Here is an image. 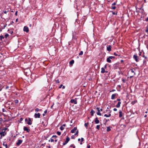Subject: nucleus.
Instances as JSON below:
<instances>
[{"label":"nucleus","instance_id":"41","mask_svg":"<svg viewBox=\"0 0 148 148\" xmlns=\"http://www.w3.org/2000/svg\"><path fill=\"white\" fill-rule=\"evenodd\" d=\"M113 110L115 111H116L117 110V109H116V108H114L113 109Z\"/></svg>","mask_w":148,"mask_h":148},{"label":"nucleus","instance_id":"38","mask_svg":"<svg viewBox=\"0 0 148 148\" xmlns=\"http://www.w3.org/2000/svg\"><path fill=\"white\" fill-rule=\"evenodd\" d=\"M84 140V139L83 138H81V142L83 141Z\"/></svg>","mask_w":148,"mask_h":148},{"label":"nucleus","instance_id":"29","mask_svg":"<svg viewBox=\"0 0 148 148\" xmlns=\"http://www.w3.org/2000/svg\"><path fill=\"white\" fill-rule=\"evenodd\" d=\"M57 134L58 135H60L61 134V132L59 131H58L57 132Z\"/></svg>","mask_w":148,"mask_h":148},{"label":"nucleus","instance_id":"28","mask_svg":"<svg viewBox=\"0 0 148 148\" xmlns=\"http://www.w3.org/2000/svg\"><path fill=\"white\" fill-rule=\"evenodd\" d=\"M83 54V52L82 51H81L80 53H79V56H81Z\"/></svg>","mask_w":148,"mask_h":148},{"label":"nucleus","instance_id":"19","mask_svg":"<svg viewBox=\"0 0 148 148\" xmlns=\"http://www.w3.org/2000/svg\"><path fill=\"white\" fill-rule=\"evenodd\" d=\"M101 69V72L102 73H104L105 72V69L103 68H102Z\"/></svg>","mask_w":148,"mask_h":148},{"label":"nucleus","instance_id":"39","mask_svg":"<svg viewBox=\"0 0 148 148\" xmlns=\"http://www.w3.org/2000/svg\"><path fill=\"white\" fill-rule=\"evenodd\" d=\"M63 86V85L62 84H61L59 87V88H61L62 87V86Z\"/></svg>","mask_w":148,"mask_h":148},{"label":"nucleus","instance_id":"2","mask_svg":"<svg viewBox=\"0 0 148 148\" xmlns=\"http://www.w3.org/2000/svg\"><path fill=\"white\" fill-rule=\"evenodd\" d=\"M70 139L68 136H67L65 141L63 143V145H66L69 141Z\"/></svg>","mask_w":148,"mask_h":148},{"label":"nucleus","instance_id":"64","mask_svg":"<svg viewBox=\"0 0 148 148\" xmlns=\"http://www.w3.org/2000/svg\"><path fill=\"white\" fill-rule=\"evenodd\" d=\"M73 148H75V146H73Z\"/></svg>","mask_w":148,"mask_h":148},{"label":"nucleus","instance_id":"51","mask_svg":"<svg viewBox=\"0 0 148 148\" xmlns=\"http://www.w3.org/2000/svg\"><path fill=\"white\" fill-rule=\"evenodd\" d=\"M90 148V145H88L87 146V148Z\"/></svg>","mask_w":148,"mask_h":148},{"label":"nucleus","instance_id":"8","mask_svg":"<svg viewBox=\"0 0 148 148\" xmlns=\"http://www.w3.org/2000/svg\"><path fill=\"white\" fill-rule=\"evenodd\" d=\"M57 137V136H54V135L53 136H52V138L50 139V140H49V141L50 142L51 141V142H53L54 141V140L53 139V138H56Z\"/></svg>","mask_w":148,"mask_h":148},{"label":"nucleus","instance_id":"55","mask_svg":"<svg viewBox=\"0 0 148 148\" xmlns=\"http://www.w3.org/2000/svg\"><path fill=\"white\" fill-rule=\"evenodd\" d=\"M73 145H71L70 146V147H73Z\"/></svg>","mask_w":148,"mask_h":148},{"label":"nucleus","instance_id":"32","mask_svg":"<svg viewBox=\"0 0 148 148\" xmlns=\"http://www.w3.org/2000/svg\"><path fill=\"white\" fill-rule=\"evenodd\" d=\"M15 103H17L18 102V100H16L14 101Z\"/></svg>","mask_w":148,"mask_h":148},{"label":"nucleus","instance_id":"40","mask_svg":"<svg viewBox=\"0 0 148 148\" xmlns=\"http://www.w3.org/2000/svg\"><path fill=\"white\" fill-rule=\"evenodd\" d=\"M112 9H115L116 8V7L115 6H114V7H112Z\"/></svg>","mask_w":148,"mask_h":148},{"label":"nucleus","instance_id":"21","mask_svg":"<svg viewBox=\"0 0 148 148\" xmlns=\"http://www.w3.org/2000/svg\"><path fill=\"white\" fill-rule=\"evenodd\" d=\"M111 115V114H109L107 115L106 114H105L104 115V116L106 117H110Z\"/></svg>","mask_w":148,"mask_h":148},{"label":"nucleus","instance_id":"16","mask_svg":"<svg viewBox=\"0 0 148 148\" xmlns=\"http://www.w3.org/2000/svg\"><path fill=\"white\" fill-rule=\"evenodd\" d=\"M121 102L120 101H119L118 103L116 105V107L117 108H119L120 107V104H121Z\"/></svg>","mask_w":148,"mask_h":148},{"label":"nucleus","instance_id":"35","mask_svg":"<svg viewBox=\"0 0 148 148\" xmlns=\"http://www.w3.org/2000/svg\"><path fill=\"white\" fill-rule=\"evenodd\" d=\"M9 36V35L8 34H6L5 35V38H7L8 36Z\"/></svg>","mask_w":148,"mask_h":148},{"label":"nucleus","instance_id":"52","mask_svg":"<svg viewBox=\"0 0 148 148\" xmlns=\"http://www.w3.org/2000/svg\"><path fill=\"white\" fill-rule=\"evenodd\" d=\"M116 4V3L115 2H114L112 4V5H115Z\"/></svg>","mask_w":148,"mask_h":148},{"label":"nucleus","instance_id":"26","mask_svg":"<svg viewBox=\"0 0 148 148\" xmlns=\"http://www.w3.org/2000/svg\"><path fill=\"white\" fill-rule=\"evenodd\" d=\"M3 145L6 148H7L8 146L6 144H5V143H3Z\"/></svg>","mask_w":148,"mask_h":148},{"label":"nucleus","instance_id":"22","mask_svg":"<svg viewBox=\"0 0 148 148\" xmlns=\"http://www.w3.org/2000/svg\"><path fill=\"white\" fill-rule=\"evenodd\" d=\"M74 60H72L70 62L69 64L71 65H72L74 63Z\"/></svg>","mask_w":148,"mask_h":148},{"label":"nucleus","instance_id":"60","mask_svg":"<svg viewBox=\"0 0 148 148\" xmlns=\"http://www.w3.org/2000/svg\"><path fill=\"white\" fill-rule=\"evenodd\" d=\"M100 111H102V109H101L100 110Z\"/></svg>","mask_w":148,"mask_h":148},{"label":"nucleus","instance_id":"24","mask_svg":"<svg viewBox=\"0 0 148 148\" xmlns=\"http://www.w3.org/2000/svg\"><path fill=\"white\" fill-rule=\"evenodd\" d=\"M41 110V109L39 110L38 108H36L35 109V111L36 112H38L39 111H40Z\"/></svg>","mask_w":148,"mask_h":148},{"label":"nucleus","instance_id":"4","mask_svg":"<svg viewBox=\"0 0 148 148\" xmlns=\"http://www.w3.org/2000/svg\"><path fill=\"white\" fill-rule=\"evenodd\" d=\"M40 114L39 113H35L34 114V116L35 118H40Z\"/></svg>","mask_w":148,"mask_h":148},{"label":"nucleus","instance_id":"59","mask_svg":"<svg viewBox=\"0 0 148 148\" xmlns=\"http://www.w3.org/2000/svg\"><path fill=\"white\" fill-rule=\"evenodd\" d=\"M133 77V76H130V78H132Z\"/></svg>","mask_w":148,"mask_h":148},{"label":"nucleus","instance_id":"31","mask_svg":"<svg viewBox=\"0 0 148 148\" xmlns=\"http://www.w3.org/2000/svg\"><path fill=\"white\" fill-rule=\"evenodd\" d=\"M100 128V126L99 125H97L96 126V128L98 129L99 130Z\"/></svg>","mask_w":148,"mask_h":148},{"label":"nucleus","instance_id":"3","mask_svg":"<svg viewBox=\"0 0 148 148\" xmlns=\"http://www.w3.org/2000/svg\"><path fill=\"white\" fill-rule=\"evenodd\" d=\"M32 119H31L30 118H28V120L27 122V123L29 125H31L32 124Z\"/></svg>","mask_w":148,"mask_h":148},{"label":"nucleus","instance_id":"44","mask_svg":"<svg viewBox=\"0 0 148 148\" xmlns=\"http://www.w3.org/2000/svg\"><path fill=\"white\" fill-rule=\"evenodd\" d=\"M135 103V102L134 101H133L132 102V103L133 104H134Z\"/></svg>","mask_w":148,"mask_h":148},{"label":"nucleus","instance_id":"58","mask_svg":"<svg viewBox=\"0 0 148 148\" xmlns=\"http://www.w3.org/2000/svg\"><path fill=\"white\" fill-rule=\"evenodd\" d=\"M122 81L123 82H125V80H124V79H123L122 80Z\"/></svg>","mask_w":148,"mask_h":148},{"label":"nucleus","instance_id":"45","mask_svg":"<svg viewBox=\"0 0 148 148\" xmlns=\"http://www.w3.org/2000/svg\"><path fill=\"white\" fill-rule=\"evenodd\" d=\"M131 72H132V73H134V71L133 70V69H131Z\"/></svg>","mask_w":148,"mask_h":148},{"label":"nucleus","instance_id":"46","mask_svg":"<svg viewBox=\"0 0 148 148\" xmlns=\"http://www.w3.org/2000/svg\"><path fill=\"white\" fill-rule=\"evenodd\" d=\"M28 120V119H27V118H26L25 119V122H27Z\"/></svg>","mask_w":148,"mask_h":148},{"label":"nucleus","instance_id":"34","mask_svg":"<svg viewBox=\"0 0 148 148\" xmlns=\"http://www.w3.org/2000/svg\"><path fill=\"white\" fill-rule=\"evenodd\" d=\"M3 121V119L2 118H0V123H1Z\"/></svg>","mask_w":148,"mask_h":148},{"label":"nucleus","instance_id":"18","mask_svg":"<svg viewBox=\"0 0 148 148\" xmlns=\"http://www.w3.org/2000/svg\"><path fill=\"white\" fill-rule=\"evenodd\" d=\"M116 96V95L115 94H112L111 96V99H114Z\"/></svg>","mask_w":148,"mask_h":148},{"label":"nucleus","instance_id":"25","mask_svg":"<svg viewBox=\"0 0 148 148\" xmlns=\"http://www.w3.org/2000/svg\"><path fill=\"white\" fill-rule=\"evenodd\" d=\"M106 128V130L108 132L109 131L111 130L110 128L109 127H107Z\"/></svg>","mask_w":148,"mask_h":148},{"label":"nucleus","instance_id":"20","mask_svg":"<svg viewBox=\"0 0 148 148\" xmlns=\"http://www.w3.org/2000/svg\"><path fill=\"white\" fill-rule=\"evenodd\" d=\"M107 61L109 63H111V60L109 58H108L107 59Z\"/></svg>","mask_w":148,"mask_h":148},{"label":"nucleus","instance_id":"15","mask_svg":"<svg viewBox=\"0 0 148 148\" xmlns=\"http://www.w3.org/2000/svg\"><path fill=\"white\" fill-rule=\"evenodd\" d=\"M95 122L96 124H98L99 123V121L98 119V118L96 117L95 120Z\"/></svg>","mask_w":148,"mask_h":148},{"label":"nucleus","instance_id":"9","mask_svg":"<svg viewBox=\"0 0 148 148\" xmlns=\"http://www.w3.org/2000/svg\"><path fill=\"white\" fill-rule=\"evenodd\" d=\"M23 130L24 131H26L27 132H29L30 131L28 128L25 126L24 127Z\"/></svg>","mask_w":148,"mask_h":148},{"label":"nucleus","instance_id":"37","mask_svg":"<svg viewBox=\"0 0 148 148\" xmlns=\"http://www.w3.org/2000/svg\"><path fill=\"white\" fill-rule=\"evenodd\" d=\"M59 81L58 79V80H56V82L57 83H59Z\"/></svg>","mask_w":148,"mask_h":148},{"label":"nucleus","instance_id":"17","mask_svg":"<svg viewBox=\"0 0 148 148\" xmlns=\"http://www.w3.org/2000/svg\"><path fill=\"white\" fill-rule=\"evenodd\" d=\"M119 117L120 118H121L122 116V112L121 110H120L119 111Z\"/></svg>","mask_w":148,"mask_h":148},{"label":"nucleus","instance_id":"27","mask_svg":"<svg viewBox=\"0 0 148 148\" xmlns=\"http://www.w3.org/2000/svg\"><path fill=\"white\" fill-rule=\"evenodd\" d=\"M108 58H110V59H112L113 58H114L115 57L114 56H109Z\"/></svg>","mask_w":148,"mask_h":148},{"label":"nucleus","instance_id":"47","mask_svg":"<svg viewBox=\"0 0 148 148\" xmlns=\"http://www.w3.org/2000/svg\"><path fill=\"white\" fill-rule=\"evenodd\" d=\"M47 110H46L45 111H44V113L45 114H46L47 113Z\"/></svg>","mask_w":148,"mask_h":148},{"label":"nucleus","instance_id":"36","mask_svg":"<svg viewBox=\"0 0 148 148\" xmlns=\"http://www.w3.org/2000/svg\"><path fill=\"white\" fill-rule=\"evenodd\" d=\"M114 54L116 56H118V55L115 52L114 53Z\"/></svg>","mask_w":148,"mask_h":148},{"label":"nucleus","instance_id":"61","mask_svg":"<svg viewBox=\"0 0 148 148\" xmlns=\"http://www.w3.org/2000/svg\"><path fill=\"white\" fill-rule=\"evenodd\" d=\"M55 141L56 142H57V139L55 140Z\"/></svg>","mask_w":148,"mask_h":148},{"label":"nucleus","instance_id":"50","mask_svg":"<svg viewBox=\"0 0 148 148\" xmlns=\"http://www.w3.org/2000/svg\"><path fill=\"white\" fill-rule=\"evenodd\" d=\"M17 11H16V12H15V14L16 15H17Z\"/></svg>","mask_w":148,"mask_h":148},{"label":"nucleus","instance_id":"23","mask_svg":"<svg viewBox=\"0 0 148 148\" xmlns=\"http://www.w3.org/2000/svg\"><path fill=\"white\" fill-rule=\"evenodd\" d=\"M95 113V112L93 110H92L90 113L91 114V115L92 116H93V114Z\"/></svg>","mask_w":148,"mask_h":148},{"label":"nucleus","instance_id":"14","mask_svg":"<svg viewBox=\"0 0 148 148\" xmlns=\"http://www.w3.org/2000/svg\"><path fill=\"white\" fill-rule=\"evenodd\" d=\"M77 127H75L73 129H72L71 130V132L72 133H74V132H75V131L77 130Z\"/></svg>","mask_w":148,"mask_h":148},{"label":"nucleus","instance_id":"7","mask_svg":"<svg viewBox=\"0 0 148 148\" xmlns=\"http://www.w3.org/2000/svg\"><path fill=\"white\" fill-rule=\"evenodd\" d=\"M23 140H18V142L16 143V145L17 146H19L22 142Z\"/></svg>","mask_w":148,"mask_h":148},{"label":"nucleus","instance_id":"54","mask_svg":"<svg viewBox=\"0 0 148 148\" xmlns=\"http://www.w3.org/2000/svg\"><path fill=\"white\" fill-rule=\"evenodd\" d=\"M5 14H6L7 12L6 11H5L3 12Z\"/></svg>","mask_w":148,"mask_h":148},{"label":"nucleus","instance_id":"63","mask_svg":"<svg viewBox=\"0 0 148 148\" xmlns=\"http://www.w3.org/2000/svg\"><path fill=\"white\" fill-rule=\"evenodd\" d=\"M42 115H43V116H45V114H42Z\"/></svg>","mask_w":148,"mask_h":148},{"label":"nucleus","instance_id":"5","mask_svg":"<svg viewBox=\"0 0 148 148\" xmlns=\"http://www.w3.org/2000/svg\"><path fill=\"white\" fill-rule=\"evenodd\" d=\"M23 31L24 32H25L27 33L28 32H29V29H28V27H27L26 26H25L24 27Z\"/></svg>","mask_w":148,"mask_h":148},{"label":"nucleus","instance_id":"42","mask_svg":"<svg viewBox=\"0 0 148 148\" xmlns=\"http://www.w3.org/2000/svg\"><path fill=\"white\" fill-rule=\"evenodd\" d=\"M71 138L73 139L74 138V136L73 135L71 136Z\"/></svg>","mask_w":148,"mask_h":148},{"label":"nucleus","instance_id":"11","mask_svg":"<svg viewBox=\"0 0 148 148\" xmlns=\"http://www.w3.org/2000/svg\"><path fill=\"white\" fill-rule=\"evenodd\" d=\"M135 60L137 62L138 61V56L136 55H134L133 56Z\"/></svg>","mask_w":148,"mask_h":148},{"label":"nucleus","instance_id":"10","mask_svg":"<svg viewBox=\"0 0 148 148\" xmlns=\"http://www.w3.org/2000/svg\"><path fill=\"white\" fill-rule=\"evenodd\" d=\"M96 109L97 110V114L98 115H99L100 116L101 115V114L100 113V110L99 108L97 107Z\"/></svg>","mask_w":148,"mask_h":148},{"label":"nucleus","instance_id":"57","mask_svg":"<svg viewBox=\"0 0 148 148\" xmlns=\"http://www.w3.org/2000/svg\"><path fill=\"white\" fill-rule=\"evenodd\" d=\"M18 21V18H17L16 20V22H17Z\"/></svg>","mask_w":148,"mask_h":148},{"label":"nucleus","instance_id":"30","mask_svg":"<svg viewBox=\"0 0 148 148\" xmlns=\"http://www.w3.org/2000/svg\"><path fill=\"white\" fill-rule=\"evenodd\" d=\"M88 123H85V126L86 127H87V126H88Z\"/></svg>","mask_w":148,"mask_h":148},{"label":"nucleus","instance_id":"1","mask_svg":"<svg viewBox=\"0 0 148 148\" xmlns=\"http://www.w3.org/2000/svg\"><path fill=\"white\" fill-rule=\"evenodd\" d=\"M8 130V128H5L2 130V132H0V134L1 135V137L4 136L6 134V133L5 132V131Z\"/></svg>","mask_w":148,"mask_h":148},{"label":"nucleus","instance_id":"48","mask_svg":"<svg viewBox=\"0 0 148 148\" xmlns=\"http://www.w3.org/2000/svg\"><path fill=\"white\" fill-rule=\"evenodd\" d=\"M145 21H148V18H147L146 19H145Z\"/></svg>","mask_w":148,"mask_h":148},{"label":"nucleus","instance_id":"33","mask_svg":"<svg viewBox=\"0 0 148 148\" xmlns=\"http://www.w3.org/2000/svg\"><path fill=\"white\" fill-rule=\"evenodd\" d=\"M78 133V130L76 132V133L75 134V135H77Z\"/></svg>","mask_w":148,"mask_h":148},{"label":"nucleus","instance_id":"6","mask_svg":"<svg viewBox=\"0 0 148 148\" xmlns=\"http://www.w3.org/2000/svg\"><path fill=\"white\" fill-rule=\"evenodd\" d=\"M71 102L72 103H73L74 104H76L77 103V101L76 99H71Z\"/></svg>","mask_w":148,"mask_h":148},{"label":"nucleus","instance_id":"53","mask_svg":"<svg viewBox=\"0 0 148 148\" xmlns=\"http://www.w3.org/2000/svg\"><path fill=\"white\" fill-rule=\"evenodd\" d=\"M65 88V86H62V88L63 89H64Z\"/></svg>","mask_w":148,"mask_h":148},{"label":"nucleus","instance_id":"12","mask_svg":"<svg viewBox=\"0 0 148 148\" xmlns=\"http://www.w3.org/2000/svg\"><path fill=\"white\" fill-rule=\"evenodd\" d=\"M111 45H109L108 47H107V50L108 51H111Z\"/></svg>","mask_w":148,"mask_h":148},{"label":"nucleus","instance_id":"62","mask_svg":"<svg viewBox=\"0 0 148 148\" xmlns=\"http://www.w3.org/2000/svg\"><path fill=\"white\" fill-rule=\"evenodd\" d=\"M23 120V119L22 118H21L20 120L21 121H22Z\"/></svg>","mask_w":148,"mask_h":148},{"label":"nucleus","instance_id":"56","mask_svg":"<svg viewBox=\"0 0 148 148\" xmlns=\"http://www.w3.org/2000/svg\"><path fill=\"white\" fill-rule=\"evenodd\" d=\"M78 141H79L80 140V138H78Z\"/></svg>","mask_w":148,"mask_h":148},{"label":"nucleus","instance_id":"49","mask_svg":"<svg viewBox=\"0 0 148 148\" xmlns=\"http://www.w3.org/2000/svg\"><path fill=\"white\" fill-rule=\"evenodd\" d=\"M117 100L119 101H121V99H117Z\"/></svg>","mask_w":148,"mask_h":148},{"label":"nucleus","instance_id":"13","mask_svg":"<svg viewBox=\"0 0 148 148\" xmlns=\"http://www.w3.org/2000/svg\"><path fill=\"white\" fill-rule=\"evenodd\" d=\"M65 124H64L62 126L60 127V129L61 130H62L64 129V127L65 126Z\"/></svg>","mask_w":148,"mask_h":148},{"label":"nucleus","instance_id":"43","mask_svg":"<svg viewBox=\"0 0 148 148\" xmlns=\"http://www.w3.org/2000/svg\"><path fill=\"white\" fill-rule=\"evenodd\" d=\"M146 32H148V27L147 28V29L146 30Z\"/></svg>","mask_w":148,"mask_h":148}]
</instances>
